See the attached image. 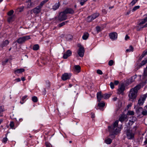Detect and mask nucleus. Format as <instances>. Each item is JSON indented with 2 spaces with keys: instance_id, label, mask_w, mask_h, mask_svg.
<instances>
[{
  "instance_id": "nucleus-1",
  "label": "nucleus",
  "mask_w": 147,
  "mask_h": 147,
  "mask_svg": "<svg viewBox=\"0 0 147 147\" xmlns=\"http://www.w3.org/2000/svg\"><path fill=\"white\" fill-rule=\"evenodd\" d=\"M140 88V85H137L130 90L128 94L129 100L133 101L135 99H136L137 96L138 90Z\"/></svg>"
},
{
  "instance_id": "nucleus-2",
  "label": "nucleus",
  "mask_w": 147,
  "mask_h": 147,
  "mask_svg": "<svg viewBox=\"0 0 147 147\" xmlns=\"http://www.w3.org/2000/svg\"><path fill=\"white\" fill-rule=\"evenodd\" d=\"M118 122L119 121L116 120L113 125L108 127L109 131L112 133V135L117 134L120 131V130L117 127Z\"/></svg>"
},
{
  "instance_id": "nucleus-3",
  "label": "nucleus",
  "mask_w": 147,
  "mask_h": 147,
  "mask_svg": "<svg viewBox=\"0 0 147 147\" xmlns=\"http://www.w3.org/2000/svg\"><path fill=\"white\" fill-rule=\"evenodd\" d=\"M136 126H134L132 130L128 129L126 131V135L127 138L129 140L133 139L134 137L135 133L137 129Z\"/></svg>"
},
{
  "instance_id": "nucleus-4",
  "label": "nucleus",
  "mask_w": 147,
  "mask_h": 147,
  "mask_svg": "<svg viewBox=\"0 0 147 147\" xmlns=\"http://www.w3.org/2000/svg\"><path fill=\"white\" fill-rule=\"evenodd\" d=\"M30 39V37L29 36H25L19 38L17 40V42L19 44H22Z\"/></svg>"
},
{
  "instance_id": "nucleus-5",
  "label": "nucleus",
  "mask_w": 147,
  "mask_h": 147,
  "mask_svg": "<svg viewBox=\"0 0 147 147\" xmlns=\"http://www.w3.org/2000/svg\"><path fill=\"white\" fill-rule=\"evenodd\" d=\"M99 15L98 13H96L89 16L87 18V20L89 22H90L98 17Z\"/></svg>"
},
{
  "instance_id": "nucleus-6",
  "label": "nucleus",
  "mask_w": 147,
  "mask_h": 147,
  "mask_svg": "<svg viewBox=\"0 0 147 147\" xmlns=\"http://www.w3.org/2000/svg\"><path fill=\"white\" fill-rule=\"evenodd\" d=\"M67 15L64 11L60 13L59 16V19L60 21H62L66 20L67 19Z\"/></svg>"
},
{
  "instance_id": "nucleus-7",
  "label": "nucleus",
  "mask_w": 147,
  "mask_h": 147,
  "mask_svg": "<svg viewBox=\"0 0 147 147\" xmlns=\"http://www.w3.org/2000/svg\"><path fill=\"white\" fill-rule=\"evenodd\" d=\"M125 87L123 84H122L120 86H119L117 90V94L123 95L124 94L123 92L125 90Z\"/></svg>"
},
{
  "instance_id": "nucleus-8",
  "label": "nucleus",
  "mask_w": 147,
  "mask_h": 147,
  "mask_svg": "<svg viewBox=\"0 0 147 147\" xmlns=\"http://www.w3.org/2000/svg\"><path fill=\"white\" fill-rule=\"evenodd\" d=\"M41 11L42 9L37 6L32 9L31 11V12H32L35 15H36L39 13Z\"/></svg>"
},
{
  "instance_id": "nucleus-9",
  "label": "nucleus",
  "mask_w": 147,
  "mask_h": 147,
  "mask_svg": "<svg viewBox=\"0 0 147 147\" xmlns=\"http://www.w3.org/2000/svg\"><path fill=\"white\" fill-rule=\"evenodd\" d=\"M137 112H140L141 113L142 115L143 116L147 115V109L144 107L143 108L142 107H139Z\"/></svg>"
},
{
  "instance_id": "nucleus-10",
  "label": "nucleus",
  "mask_w": 147,
  "mask_h": 147,
  "mask_svg": "<svg viewBox=\"0 0 147 147\" xmlns=\"http://www.w3.org/2000/svg\"><path fill=\"white\" fill-rule=\"evenodd\" d=\"M146 96L145 95L141 96L138 100V104L140 106L143 105L146 99Z\"/></svg>"
},
{
  "instance_id": "nucleus-11",
  "label": "nucleus",
  "mask_w": 147,
  "mask_h": 147,
  "mask_svg": "<svg viewBox=\"0 0 147 147\" xmlns=\"http://www.w3.org/2000/svg\"><path fill=\"white\" fill-rule=\"evenodd\" d=\"M109 36L110 38L113 40L117 39V34L115 32H111L110 33Z\"/></svg>"
},
{
  "instance_id": "nucleus-12",
  "label": "nucleus",
  "mask_w": 147,
  "mask_h": 147,
  "mask_svg": "<svg viewBox=\"0 0 147 147\" xmlns=\"http://www.w3.org/2000/svg\"><path fill=\"white\" fill-rule=\"evenodd\" d=\"M78 54L79 56L81 57L83 56L84 54V47L82 46L80 47L78 51Z\"/></svg>"
},
{
  "instance_id": "nucleus-13",
  "label": "nucleus",
  "mask_w": 147,
  "mask_h": 147,
  "mask_svg": "<svg viewBox=\"0 0 147 147\" xmlns=\"http://www.w3.org/2000/svg\"><path fill=\"white\" fill-rule=\"evenodd\" d=\"M71 77V74H70L65 73L63 75L61 78L63 80L65 81L70 79Z\"/></svg>"
},
{
  "instance_id": "nucleus-14",
  "label": "nucleus",
  "mask_w": 147,
  "mask_h": 147,
  "mask_svg": "<svg viewBox=\"0 0 147 147\" xmlns=\"http://www.w3.org/2000/svg\"><path fill=\"white\" fill-rule=\"evenodd\" d=\"M71 51L70 50H68L66 53H64L63 56V57L64 59H66L68 57L71 56Z\"/></svg>"
},
{
  "instance_id": "nucleus-15",
  "label": "nucleus",
  "mask_w": 147,
  "mask_h": 147,
  "mask_svg": "<svg viewBox=\"0 0 147 147\" xmlns=\"http://www.w3.org/2000/svg\"><path fill=\"white\" fill-rule=\"evenodd\" d=\"M63 11H64V12H65L66 14H72L74 13V10L72 9L71 8H67Z\"/></svg>"
},
{
  "instance_id": "nucleus-16",
  "label": "nucleus",
  "mask_w": 147,
  "mask_h": 147,
  "mask_svg": "<svg viewBox=\"0 0 147 147\" xmlns=\"http://www.w3.org/2000/svg\"><path fill=\"white\" fill-rule=\"evenodd\" d=\"M97 98L98 101L100 102L101 99L103 98V95L102 94L101 92H98L97 94Z\"/></svg>"
},
{
  "instance_id": "nucleus-17",
  "label": "nucleus",
  "mask_w": 147,
  "mask_h": 147,
  "mask_svg": "<svg viewBox=\"0 0 147 147\" xmlns=\"http://www.w3.org/2000/svg\"><path fill=\"white\" fill-rule=\"evenodd\" d=\"M25 69L24 68H20L14 70V73L16 74H18L24 72Z\"/></svg>"
},
{
  "instance_id": "nucleus-18",
  "label": "nucleus",
  "mask_w": 147,
  "mask_h": 147,
  "mask_svg": "<svg viewBox=\"0 0 147 147\" xmlns=\"http://www.w3.org/2000/svg\"><path fill=\"white\" fill-rule=\"evenodd\" d=\"M74 71L77 73H79L80 71L81 67L79 65H75L74 66Z\"/></svg>"
},
{
  "instance_id": "nucleus-19",
  "label": "nucleus",
  "mask_w": 147,
  "mask_h": 147,
  "mask_svg": "<svg viewBox=\"0 0 147 147\" xmlns=\"http://www.w3.org/2000/svg\"><path fill=\"white\" fill-rule=\"evenodd\" d=\"M9 42L8 40H6L5 41H3L1 45V47L2 48H3V47L7 46L9 44Z\"/></svg>"
},
{
  "instance_id": "nucleus-20",
  "label": "nucleus",
  "mask_w": 147,
  "mask_h": 147,
  "mask_svg": "<svg viewBox=\"0 0 147 147\" xmlns=\"http://www.w3.org/2000/svg\"><path fill=\"white\" fill-rule=\"evenodd\" d=\"M136 77L137 76L136 75L131 77L127 80V82L129 84L132 82L134 81V80L136 78Z\"/></svg>"
},
{
  "instance_id": "nucleus-21",
  "label": "nucleus",
  "mask_w": 147,
  "mask_h": 147,
  "mask_svg": "<svg viewBox=\"0 0 147 147\" xmlns=\"http://www.w3.org/2000/svg\"><path fill=\"white\" fill-rule=\"evenodd\" d=\"M147 63V59H144L138 65V68H140L142 66L145 65L146 63Z\"/></svg>"
},
{
  "instance_id": "nucleus-22",
  "label": "nucleus",
  "mask_w": 147,
  "mask_h": 147,
  "mask_svg": "<svg viewBox=\"0 0 147 147\" xmlns=\"http://www.w3.org/2000/svg\"><path fill=\"white\" fill-rule=\"evenodd\" d=\"M60 5V2H58L57 3H56L52 7V9L54 10H55L57 9L59 7Z\"/></svg>"
},
{
  "instance_id": "nucleus-23",
  "label": "nucleus",
  "mask_w": 147,
  "mask_h": 147,
  "mask_svg": "<svg viewBox=\"0 0 147 147\" xmlns=\"http://www.w3.org/2000/svg\"><path fill=\"white\" fill-rule=\"evenodd\" d=\"M26 3H27V7L28 8H30L33 7L34 5V4L32 2L30 1H27Z\"/></svg>"
},
{
  "instance_id": "nucleus-24",
  "label": "nucleus",
  "mask_w": 147,
  "mask_h": 147,
  "mask_svg": "<svg viewBox=\"0 0 147 147\" xmlns=\"http://www.w3.org/2000/svg\"><path fill=\"white\" fill-rule=\"evenodd\" d=\"M147 22V17L145 18H144L141 20L139 23V25L145 24Z\"/></svg>"
},
{
  "instance_id": "nucleus-25",
  "label": "nucleus",
  "mask_w": 147,
  "mask_h": 147,
  "mask_svg": "<svg viewBox=\"0 0 147 147\" xmlns=\"http://www.w3.org/2000/svg\"><path fill=\"white\" fill-rule=\"evenodd\" d=\"M126 118V116L124 115H122L119 117V120L122 122L125 120Z\"/></svg>"
},
{
  "instance_id": "nucleus-26",
  "label": "nucleus",
  "mask_w": 147,
  "mask_h": 147,
  "mask_svg": "<svg viewBox=\"0 0 147 147\" xmlns=\"http://www.w3.org/2000/svg\"><path fill=\"white\" fill-rule=\"evenodd\" d=\"M89 34L88 32H85L82 36V39L84 40H86L88 38Z\"/></svg>"
},
{
  "instance_id": "nucleus-27",
  "label": "nucleus",
  "mask_w": 147,
  "mask_h": 147,
  "mask_svg": "<svg viewBox=\"0 0 147 147\" xmlns=\"http://www.w3.org/2000/svg\"><path fill=\"white\" fill-rule=\"evenodd\" d=\"M5 110L3 106H0V117H2L3 113L4 111Z\"/></svg>"
},
{
  "instance_id": "nucleus-28",
  "label": "nucleus",
  "mask_w": 147,
  "mask_h": 147,
  "mask_svg": "<svg viewBox=\"0 0 147 147\" xmlns=\"http://www.w3.org/2000/svg\"><path fill=\"white\" fill-rule=\"evenodd\" d=\"M136 117H133L132 120H129V122L128 123V124L129 125H132L134 123V122L136 121Z\"/></svg>"
},
{
  "instance_id": "nucleus-29",
  "label": "nucleus",
  "mask_w": 147,
  "mask_h": 147,
  "mask_svg": "<svg viewBox=\"0 0 147 147\" xmlns=\"http://www.w3.org/2000/svg\"><path fill=\"white\" fill-rule=\"evenodd\" d=\"M9 16L7 19L8 22H10L13 21L14 20V16Z\"/></svg>"
},
{
  "instance_id": "nucleus-30",
  "label": "nucleus",
  "mask_w": 147,
  "mask_h": 147,
  "mask_svg": "<svg viewBox=\"0 0 147 147\" xmlns=\"http://www.w3.org/2000/svg\"><path fill=\"white\" fill-rule=\"evenodd\" d=\"M39 47L38 44H36L33 46V49L34 51H37L39 49Z\"/></svg>"
},
{
  "instance_id": "nucleus-31",
  "label": "nucleus",
  "mask_w": 147,
  "mask_h": 147,
  "mask_svg": "<svg viewBox=\"0 0 147 147\" xmlns=\"http://www.w3.org/2000/svg\"><path fill=\"white\" fill-rule=\"evenodd\" d=\"M112 141V140L110 138H109L105 140V142L107 144H110L111 143Z\"/></svg>"
},
{
  "instance_id": "nucleus-32",
  "label": "nucleus",
  "mask_w": 147,
  "mask_h": 147,
  "mask_svg": "<svg viewBox=\"0 0 147 147\" xmlns=\"http://www.w3.org/2000/svg\"><path fill=\"white\" fill-rule=\"evenodd\" d=\"M134 48L131 45L129 46V49L126 50V52H133L134 51Z\"/></svg>"
},
{
  "instance_id": "nucleus-33",
  "label": "nucleus",
  "mask_w": 147,
  "mask_h": 147,
  "mask_svg": "<svg viewBox=\"0 0 147 147\" xmlns=\"http://www.w3.org/2000/svg\"><path fill=\"white\" fill-rule=\"evenodd\" d=\"M28 96L26 95L24 96L22 98V100L20 101V103L21 104H23L24 103V102H25V101H24L25 99Z\"/></svg>"
},
{
  "instance_id": "nucleus-34",
  "label": "nucleus",
  "mask_w": 147,
  "mask_h": 147,
  "mask_svg": "<svg viewBox=\"0 0 147 147\" xmlns=\"http://www.w3.org/2000/svg\"><path fill=\"white\" fill-rule=\"evenodd\" d=\"M46 3V1H45V0H44L43 1H42L40 3V4L38 5V6H39L41 8H42L43 6Z\"/></svg>"
},
{
  "instance_id": "nucleus-35",
  "label": "nucleus",
  "mask_w": 147,
  "mask_h": 147,
  "mask_svg": "<svg viewBox=\"0 0 147 147\" xmlns=\"http://www.w3.org/2000/svg\"><path fill=\"white\" fill-rule=\"evenodd\" d=\"M110 96V94H103V98L104 99H107L109 98Z\"/></svg>"
},
{
  "instance_id": "nucleus-36",
  "label": "nucleus",
  "mask_w": 147,
  "mask_h": 147,
  "mask_svg": "<svg viewBox=\"0 0 147 147\" xmlns=\"http://www.w3.org/2000/svg\"><path fill=\"white\" fill-rule=\"evenodd\" d=\"M134 112L133 111H128L127 115H134Z\"/></svg>"
},
{
  "instance_id": "nucleus-37",
  "label": "nucleus",
  "mask_w": 147,
  "mask_h": 147,
  "mask_svg": "<svg viewBox=\"0 0 147 147\" xmlns=\"http://www.w3.org/2000/svg\"><path fill=\"white\" fill-rule=\"evenodd\" d=\"M32 100L34 102H36L38 101V98L36 96H34L32 98Z\"/></svg>"
},
{
  "instance_id": "nucleus-38",
  "label": "nucleus",
  "mask_w": 147,
  "mask_h": 147,
  "mask_svg": "<svg viewBox=\"0 0 147 147\" xmlns=\"http://www.w3.org/2000/svg\"><path fill=\"white\" fill-rule=\"evenodd\" d=\"M9 126L12 129H15V128H14V122L13 121H11L10 124Z\"/></svg>"
},
{
  "instance_id": "nucleus-39",
  "label": "nucleus",
  "mask_w": 147,
  "mask_h": 147,
  "mask_svg": "<svg viewBox=\"0 0 147 147\" xmlns=\"http://www.w3.org/2000/svg\"><path fill=\"white\" fill-rule=\"evenodd\" d=\"M105 103L104 102H100L98 104V106L100 107H103L105 106Z\"/></svg>"
},
{
  "instance_id": "nucleus-40",
  "label": "nucleus",
  "mask_w": 147,
  "mask_h": 147,
  "mask_svg": "<svg viewBox=\"0 0 147 147\" xmlns=\"http://www.w3.org/2000/svg\"><path fill=\"white\" fill-rule=\"evenodd\" d=\"M68 21H65V22H62L59 24V27H61L65 25L66 23L68 22Z\"/></svg>"
},
{
  "instance_id": "nucleus-41",
  "label": "nucleus",
  "mask_w": 147,
  "mask_h": 147,
  "mask_svg": "<svg viewBox=\"0 0 147 147\" xmlns=\"http://www.w3.org/2000/svg\"><path fill=\"white\" fill-rule=\"evenodd\" d=\"M14 13V11L13 10H11L9 11L7 13V15L8 16H12V14Z\"/></svg>"
},
{
  "instance_id": "nucleus-42",
  "label": "nucleus",
  "mask_w": 147,
  "mask_h": 147,
  "mask_svg": "<svg viewBox=\"0 0 147 147\" xmlns=\"http://www.w3.org/2000/svg\"><path fill=\"white\" fill-rule=\"evenodd\" d=\"M140 7V6L138 5L135 6L132 9V11H134L138 9H139Z\"/></svg>"
},
{
  "instance_id": "nucleus-43",
  "label": "nucleus",
  "mask_w": 147,
  "mask_h": 147,
  "mask_svg": "<svg viewBox=\"0 0 147 147\" xmlns=\"http://www.w3.org/2000/svg\"><path fill=\"white\" fill-rule=\"evenodd\" d=\"M138 0H133L131 2L130 4L132 6L134 5L137 2Z\"/></svg>"
},
{
  "instance_id": "nucleus-44",
  "label": "nucleus",
  "mask_w": 147,
  "mask_h": 147,
  "mask_svg": "<svg viewBox=\"0 0 147 147\" xmlns=\"http://www.w3.org/2000/svg\"><path fill=\"white\" fill-rule=\"evenodd\" d=\"M87 0H81L80 2V3L81 5H83Z\"/></svg>"
},
{
  "instance_id": "nucleus-45",
  "label": "nucleus",
  "mask_w": 147,
  "mask_h": 147,
  "mask_svg": "<svg viewBox=\"0 0 147 147\" xmlns=\"http://www.w3.org/2000/svg\"><path fill=\"white\" fill-rule=\"evenodd\" d=\"M114 63V61L112 60H110L108 63L109 65L110 66H112Z\"/></svg>"
},
{
  "instance_id": "nucleus-46",
  "label": "nucleus",
  "mask_w": 147,
  "mask_h": 147,
  "mask_svg": "<svg viewBox=\"0 0 147 147\" xmlns=\"http://www.w3.org/2000/svg\"><path fill=\"white\" fill-rule=\"evenodd\" d=\"M147 55V54L144 51L142 55L140 57V59H142L143 58L145 55Z\"/></svg>"
},
{
  "instance_id": "nucleus-47",
  "label": "nucleus",
  "mask_w": 147,
  "mask_h": 147,
  "mask_svg": "<svg viewBox=\"0 0 147 147\" xmlns=\"http://www.w3.org/2000/svg\"><path fill=\"white\" fill-rule=\"evenodd\" d=\"M7 137H5L3 138L2 140V142L3 143H6L7 141Z\"/></svg>"
},
{
  "instance_id": "nucleus-48",
  "label": "nucleus",
  "mask_w": 147,
  "mask_h": 147,
  "mask_svg": "<svg viewBox=\"0 0 147 147\" xmlns=\"http://www.w3.org/2000/svg\"><path fill=\"white\" fill-rule=\"evenodd\" d=\"M96 30L98 32H100L101 30V28L99 26H97L96 27Z\"/></svg>"
},
{
  "instance_id": "nucleus-49",
  "label": "nucleus",
  "mask_w": 147,
  "mask_h": 147,
  "mask_svg": "<svg viewBox=\"0 0 147 147\" xmlns=\"http://www.w3.org/2000/svg\"><path fill=\"white\" fill-rule=\"evenodd\" d=\"M97 73L100 75H102L103 74L102 71L100 69H98L97 71Z\"/></svg>"
},
{
  "instance_id": "nucleus-50",
  "label": "nucleus",
  "mask_w": 147,
  "mask_h": 147,
  "mask_svg": "<svg viewBox=\"0 0 147 147\" xmlns=\"http://www.w3.org/2000/svg\"><path fill=\"white\" fill-rule=\"evenodd\" d=\"M110 85L111 87V88L112 89H113L114 88V86L113 83L112 82L110 83Z\"/></svg>"
},
{
  "instance_id": "nucleus-51",
  "label": "nucleus",
  "mask_w": 147,
  "mask_h": 147,
  "mask_svg": "<svg viewBox=\"0 0 147 147\" xmlns=\"http://www.w3.org/2000/svg\"><path fill=\"white\" fill-rule=\"evenodd\" d=\"M24 6H22L18 8V9H19V11L20 12H21L22 11H23L24 9Z\"/></svg>"
},
{
  "instance_id": "nucleus-52",
  "label": "nucleus",
  "mask_w": 147,
  "mask_h": 147,
  "mask_svg": "<svg viewBox=\"0 0 147 147\" xmlns=\"http://www.w3.org/2000/svg\"><path fill=\"white\" fill-rule=\"evenodd\" d=\"M14 81L16 82H18L21 81V79L20 78H17L15 79Z\"/></svg>"
},
{
  "instance_id": "nucleus-53",
  "label": "nucleus",
  "mask_w": 147,
  "mask_h": 147,
  "mask_svg": "<svg viewBox=\"0 0 147 147\" xmlns=\"http://www.w3.org/2000/svg\"><path fill=\"white\" fill-rule=\"evenodd\" d=\"M119 82L118 81L115 80L114 82V84L115 85H117L119 84Z\"/></svg>"
},
{
  "instance_id": "nucleus-54",
  "label": "nucleus",
  "mask_w": 147,
  "mask_h": 147,
  "mask_svg": "<svg viewBox=\"0 0 147 147\" xmlns=\"http://www.w3.org/2000/svg\"><path fill=\"white\" fill-rule=\"evenodd\" d=\"M8 59H6L5 60V61H3L2 62V63L3 64H5V63H7L8 62Z\"/></svg>"
},
{
  "instance_id": "nucleus-55",
  "label": "nucleus",
  "mask_w": 147,
  "mask_h": 147,
  "mask_svg": "<svg viewBox=\"0 0 147 147\" xmlns=\"http://www.w3.org/2000/svg\"><path fill=\"white\" fill-rule=\"evenodd\" d=\"M129 38V37L127 35H126L125 37V39L126 40H127Z\"/></svg>"
},
{
  "instance_id": "nucleus-56",
  "label": "nucleus",
  "mask_w": 147,
  "mask_h": 147,
  "mask_svg": "<svg viewBox=\"0 0 147 147\" xmlns=\"http://www.w3.org/2000/svg\"><path fill=\"white\" fill-rule=\"evenodd\" d=\"M91 117L92 119H93L95 117L94 114L93 113H91Z\"/></svg>"
},
{
  "instance_id": "nucleus-57",
  "label": "nucleus",
  "mask_w": 147,
  "mask_h": 147,
  "mask_svg": "<svg viewBox=\"0 0 147 147\" xmlns=\"http://www.w3.org/2000/svg\"><path fill=\"white\" fill-rule=\"evenodd\" d=\"M117 98L116 97H114L113 98V100L114 101L116 100H117Z\"/></svg>"
},
{
  "instance_id": "nucleus-58",
  "label": "nucleus",
  "mask_w": 147,
  "mask_h": 147,
  "mask_svg": "<svg viewBox=\"0 0 147 147\" xmlns=\"http://www.w3.org/2000/svg\"><path fill=\"white\" fill-rule=\"evenodd\" d=\"M147 27V23L142 27V28H145V27Z\"/></svg>"
},
{
  "instance_id": "nucleus-59",
  "label": "nucleus",
  "mask_w": 147,
  "mask_h": 147,
  "mask_svg": "<svg viewBox=\"0 0 147 147\" xmlns=\"http://www.w3.org/2000/svg\"><path fill=\"white\" fill-rule=\"evenodd\" d=\"M21 79L23 81H24L25 80V78L24 77H22L21 78Z\"/></svg>"
},
{
  "instance_id": "nucleus-60",
  "label": "nucleus",
  "mask_w": 147,
  "mask_h": 147,
  "mask_svg": "<svg viewBox=\"0 0 147 147\" xmlns=\"http://www.w3.org/2000/svg\"><path fill=\"white\" fill-rule=\"evenodd\" d=\"M144 143L145 144H147V138L146 139V140L144 142Z\"/></svg>"
},
{
  "instance_id": "nucleus-61",
  "label": "nucleus",
  "mask_w": 147,
  "mask_h": 147,
  "mask_svg": "<svg viewBox=\"0 0 147 147\" xmlns=\"http://www.w3.org/2000/svg\"><path fill=\"white\" fill-rule=\"evenodd\" d=\"M3 120L2 119H0V124L3 121Z\"/></svg>"
},
{
  "instance_id": "nucleus-62",
  "label": "nucleus",
  "mask_w": 147,
  "mask_h": 147,
  "mask_svg": "<svg viewBox=\"0 0 147 147\" xmlns=\"http://www.w3.org/2000/svg\"><path fill=\"white\" fill-rule=\"evenodd\" d=\"M72 85L71 84H69V88H71L72 87Z\"/></svg>"
},
{
  "instance_id": "nucleus-63",
  "label": "nucleus",
  "mask_w": 147,
  "mask_h": 147,
  "mask_svg": "<svg viewBox=\"0 0 147 147\" xmlns=\"http://www.w3.org/2000/svg\"><path fill=\"white\" fill-rule=\"evenodd\" d=\"M130 11H128V12H127V15H129V14H130Z\"/></svg>"
},
{
  "instance_id": "nucleus-64",
  "label": "nucleus",
  "mask_w": 147,
  "mask_h": 147,
  "mask_svg": "<svg viewBox=\"0 0 147 147\" xmlns=\"http://www.w3.org/2000/svg\"><path fill=\"white\" fill-rule=\"evenodd\" d=\"M144 108H146L147 109V105H146L144 107Z\"/></svg>"
}]
</instances>
